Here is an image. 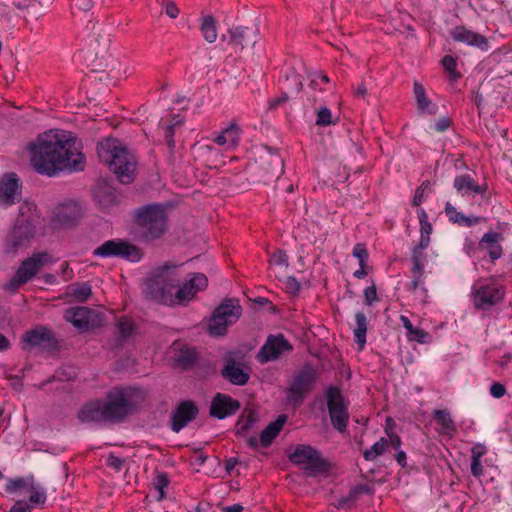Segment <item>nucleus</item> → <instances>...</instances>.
I'll return each mask as SVG.
<instances>
[{
	"instance_id": "1",
	"label": "nucleus",
	"mask_w": 512,
	"mask_h": 512,
	"mask_svg": "<svg viewBox=\"0 0 512 512\" xmlns=\"http://www.w3.org/2000/svg\"><path fill=\"white\" fill-rule=\"evenodd\" d=\"M31 164L40 174L53 176L63 169L82 170L85 157L77 139L64 130H49L30 145Z\"/></svg>"
},
{
	"instance_id": "2",
	"label": "nucleus",
	"mask_w": 512,
	"mask_h": 512,
	"mask_svg": "<svg viewBox=\"0 0 512 512\" xmlns=\"http://www.w3.org/2000/svg\"><path fill=\"white\" fill-rule=\"evenodd\" d=\"M181 280L180 274L176 271V265L166 263L155 268L147 277L144 293L147 298L168 306L185 305L195 295L207 287L208 279L202 273H195L193 276L180 285L176 292L174 289Z\"/></svg>"
},
{
	"instance_id": "3",
	"label": "nucleus",
	"mask_w": 512,
	"mask_h": 512,
	"mask_svg": "<svg viewBox=\"0 0 512 512\" xmlns=\"http://www.w3.org/2000/svg\"><path fill=\"white\" fill-rule=\"evenodd\" d=\"M97 154L100 161L107 165L121 183L133 182L135 157L117 139L106 138L100 141L97 145Z\"/></svg>"
},
{
	"instance_id": "4",
	"label": "nucleus",
	"mask_w": 512,
	"mask_h": 512,
	"mask_svg": "<svg viewBox=\"0 0 512 512\" xmlns=\"http://www.w3.org/2000/svg\"><path fill=\"white\" fill-rule=\"evenodd\" d=\"M40 223V215L36 205L23 202L19 208V217L5 240V249L8 253H14L18 248L25 246L35 236L36 227Z\"/></svg>"
},
{
	"instance_id": "5",
	"label": "nucleus",
	"mask_w": 512,
	"mask_h": 512,
	"mask_svg": "<svg viewBox=\"0 0 512 512\" xmlns=\"http://www.w3.org/2000/svg\"><path fill=\"white\" fill-rule=\"evenodd\" d=\"M142 391L137 388H120L110 391L103 401L106 422H121L129 415L139 400Z\"/></svg>"
},
{
	"instance_id": "6",
	"label": "nucleus",
	"mask_w": 512,
	"mask_h": 512,
	"mask_svg": "<svg viewBox=\"0 0 512 512\" xmlns=\"http://www.w3.org/2000/svg\"><path fill=\"white\" fill-rule=\"evenodd\" d=\"M136 211L135 222L143 241H154L166 233L167 215L162 205H146L138 208Z\"/></svg>"
},
{
	"instance_id": "7",
	"label": "nucleus",
	"mask_w": 512,
	"mask_h": 512,
	"mask_svg": "<svg viewBox=\"0 0 512 512\" xmlns=\"http://www.w3.org/2000/svg\"><path fill=\"white\" fill-rule=\"evenodd\" d=\"M52 262V256L46 251L33 253L21 262L14 276L5 284L4 289L15 292L20 286L32 280L43 266Z\"/></svg>"
},
{
	"instance_id": "8",
	"label": "nucleus",
	"mask_w": 512,
	"mask_h": 512,
	"mask_svg": "<svg viewBox=\"0 0 512 512\" xmlns=\"http://www.w3.org/2000/svg\"><path fill=\"white\" fill-rule=\"evenodd\" d=\"M242 315V307L237 300H224L213 312L209 322V334L222 336L228 326L236 323Z\"/></svg>"
},
{
	"instance_id": "9",
	"label": "nucleus",
	"mask_w": 512,
	"mask_h": 512,
	"mask_svg": "<svg viewBox=\"0 0 512 512\" xmlns=\"http://www.w3.org/2000/svg\"><path fill=\"white\" fill-rule=\"evenodd\" d=\"M504 286L494 280L480 281L472 288V302L475 308L489 310L504 300Z\"/></svg>"
},
{
	"instance_id": "10",
	"label": "nucleus",
	"mask_w": 512,
	"mask_h": 512,
	"mask_svg": "<svg viewBox=\"0 0 512 512\" xmlns=\"http://www.w3.org/2000/svg\"><path fill=\"white\" fill-rule=\"evenodd\" d=\"M289 460L300 466L307 476L313 477L327 470L325 460L321 454L310 445H298L293 453L289 455Z\"/></svg>"
},
{
	"instance_id": "11",
	"label": "nucleus",
	"mask_w": 512,
	"mask_h": 512,
	"mask_svg": "<svg viewBox=\"0 0 512 512\" xmlns=\"http://www.w3.org/2000/svg\"><path fill=\"white\" fill-rule=\"evenodd\" d=\"M325 398L333 427L340 433L346 431L349 422L348 404L339 388L330 386L326 389Z\"/></svg>"
},
{
	"instance_id": "12",
	"label": "nucleus",
	"mask_w": 512,
	"mask_h": 512,
	"mask_svg": "<svg viewBox=\"0 0 512 512\" xmlns=\"http://www.w3.org/2000/svg\"><path fill=\"white\" fill-rule=\"evenodd\" d=\"M94 256L101 258L119 257L131 262L142 258L140 248L122 239L107 240L93 251Z\"/></svg>"
},
{
	"instance_id": "13",
	"label": "nucleus",
	"mask_w": 512,
	"mask_h": 512,
	"mask_svg": "<svg viewBox=\"0 0 512 512\" xmlns=\"http://www.w3.org/2000/svg\"><path fill=\"white\" fill-rule=\"evenodd\" d=\"M316 380V371L311 366H306L293 376L287 389V400L295 406L300 405L305 395L313 389Z\"/></svg>"
},
{
	"instance_id": "14",
	"label": "nucleus",
	"mask_w": 512,
	"mask_h": 512,
	"mask_svg": "<svg viewBox=\"0 0 512 512\" xmlns=\"http://www.w3.org/2000/svg\"><path fill=\"white\" fill-rule=\"evenodd\" d=\"M428 246H421L420 243H418L412 250L411 254V261H412V267H411V273H412V280L409 283L408 290L412 293L418 294L420 299L423 302H426V299L428 297V291L424 287V266L426 262V255L424 253V250Z\"/></svg>"
},
{
	"instance_id": "15",
	"label": "nucleus",
	"mask_w": 512,
	"mask_h": 512,
	"mask_svg": "<svg viewBox=\"0 0 512 512\" xmlns=\"http://www.w3.org/2000/svg\"><path fill=\"white\" fill-rule=\"evenodd\" d=\"M292 349L293 346L283 334L269 335L257 354V360L265 364L279 359L281 355Z\"/></svg>"
},
{
	"instance_id": "16",
	"label": "nucleus",
	"mask_w": 512,
	"mask_h": 512,
	"mask_svg": "<svg viewBox=\"0 0 512 512\" xmlns=\"http://www.w3.org/2000/svg\"><path fill=\"white\" fill-rule=\"evenodd\" d=\"M83 216V211L76 201H66L59 204L52 215V223L61 228L75 226Z\"/></svg>"
},
{
	"instance_id": "17",
	"label": "nucleus",
	"mask_w": 512,
	"mask_h": 512,
	"mask_svg": "<svg viewBox=\"0 0 512 512\" xmlns=\"http://www.w3.org/2000/svg\"><path fill=\"white\" fill-rule=\"evenodd\" d=\"M64 318L80 330H88L100 324L99 314L87 307H73L67 309Z\"/></svg>"
},
{
	"instance_id": "18",
	"label": "nucleus",
	"mask_w": 512,
	"mask_h": 512,
	"mask_svg": "<svg viewBox=\"0 0 512 512\" xmlns=\"http://www.w3.org/2000/svg\"><path fill=\"white\" fill-rule=\"evenodd\" d=\"M21 195V184L16 173H8L0 178V207L7 208L16 203Z\"/></svg>"
},
{
	"instance_id": "19",
	"label": "nucleus",
	"mask_w": 512,
	"mask_h": 512,
	"mask_svg": "<svg viewBox=\"0 0 512 512\" xmlns=\"http://www.w3.org/2000/svg\"><path fill=\"white\" fill-rule=\"evenodd\" d=\"M23 349L31 350L33 348L49 349L55 345V338L51 330L45 327L27 331L22 336Z\"/></svg>"
},
{
	"instance_id": "20",
	"label": "nucleus",
	"mask_w": 512,
	"mask_h": 512,
	"mask_svg": "<svg viewBox=\"0 0 512 512\" xmlns=\"http://www.w3.org/2000/svg\"><path fill=\"white\" fill-rule=\"evenodd\" d=\"M239 408L240 403L238 400L228 395L217 393L210 405V415L217 419H224L235 414Z\"/></svg>"
},
{
	"instance_id": "21",
	"label": "nucleus",
	"mask_w": 512,
	"mask_h": 512,
	"mask_svg": "<svg viewBox=\"0 0 512 512\" xmlns=\"http://www.w3.org/2000/svg\"><path fill=\"white\" fill-rule=\"evenodd\" d=\"M436 423L435 431L440 435L452 439L458 432L457 424L448 409H435L432 412Z\"/></svg>"
},
{
	"instance_id": "22",
	"label": "nucleus",
	"mask_w": 512,
	"mask_h": 512,
	"mask_svg": "<svg viewBox=\"0 0 512 512\" xmlns=\"http://www.w3.org/2000/svg\"><path fill=\"white\" fill-rule=\"evenodd\" d=\"M198 414V408L191 401L181 402L172 414L171 428L179 432Z\"/></svg>"
},
{
	"instance_id": "23",
	"label": "nucleus",
	"mask_w": 512,
	"mask_h": 512,
	"mask_svg": "<svg viewBox=\"0 0 512 512\" xmlns=\"http://www.w3.org/2000/svg\"><path fill=\"white\" fill-rule=\"evenodd\" d=\"M451 37L457 42H462L470 46H476L482 50H487V38L479 33L468 30L464 26H457L451 31Z\"/></svg>"
},
{
	"instance_id": "24",
	"label": "nucleus",
	"mask_w": 512,
	"mask_h": 512,
	"mask_svg": "<svg viewBox=\"0 0 512 512\" xmlns=\"http://www.w3.org/2000/svg\"><path fill=\"white\" fill-rule=\"evenodd\" d=\"M229 44L235 50H243L247 46H254L257 41L256 32L246 27H235L229 30Z\"/></svg>"
},
{
	"instance_id": "25",
	"label": "nucleus",
	"mask_w": 512,
	"mask_h": 512,
	"mask_svg": "<svg viewBox=\"0 0 512 512\" xmlns=\"http://www.w3.org/2000/svg\"><path fill=\"white\" fill-rule=\"evenodd\" d=\"M453 187L462 196H474L476 194H484L487 185H479L475 182L470 174H462L455 177Z\"/></svg>"
},
{
	"instance_id": "26",
	"label": "nucleus",
	"mask_w": 512,
	"mask_h": 512,
	"mask_svg": "<svg viewBox=\"0 0 512 512\" xmlns=\"http://www.w3.org/2000/svg\"><path fill=\"white\" fill-rule=\"evenodd\" d=\"M78 418L82 422H106L102 400H94L86 403L78 412Z\"/></svg>"
},
{
	"instance_id": "27",
	"label": "nucleus",
	"mask_w": 512,
	"mask_h": 512,
	"mask_svg": "<svg viewBox=\"0 0 512 512\" xmlns=\"http://www.w3.org/2000/svg\"><path fill=\"white\" fill-rule=\"evenodd\" d=\"M221 375L232 384L238 386L245 385L250 378L249 373L244 371V369L233 359H230L226 362L221 371Z\"/></svg>"
},
{
	"instance_id": "28",
	"label": "nucleus",
	"mask_w": 512,
	"mask_h": 512,
	"mask_svg": "<svg viewBox=\"0 0 512 512\" xmlns=\"http://www.w3.org/2000/svg\"><path fill=\"white\" fill-rule=\"evenodd\" d=\"M239 140L240 128L235 124H230L215 137L214 142L219 146H225L226 149H232L239 144Z\"/></svg>"
},
{
	"instance_id": "29",
	"label": "nucleus",
	"mask_w": 512,
	"mask_h": 512,
	"mask_svg": "<svg viewBox=\"0 0 512 512\" xmlns=\"http://www.w3.org/2000/svg\"><path fill=\"white\" fill-rule=\"evenodd\" d=\"M502 236L496 232H490L483 235L480 246L487 250L492 260H497L502 255V247L499 244Z\"/></svg>"
},
{
	"instance_id": "30",
	"label": "nucleus",
	"mask_w": 512,
	"mask_h": 512,
	"mask_svg": "<svg viewBox=\"0 0 512 512\" xmlns=\"http://www.w3.org/2000/svg\"><path fill=\"white\" fill-rule=\"evenodd\" d=\"M286 415H280L274 422H271L260 435V442L263 447H268L277 437L286 422Z\"/></svg>"
},
{
	"instance_id": "31",
	"label": "nucleus",
	"mask_w": 512,
	"mask_h": 512,
	"mask_svg": "<svg viewBox=\"0 0 512 512\" xmlns=\"http://www.w3.org/2000/svg\"><path fill=\"white\" fill-rule=\"evenodd\" d=\"M400 321L407 331L406 336L409 341H416L420 344H425L428 342V332H426L422 328L413 326L409 318L404 315L400 316Z\"/></svg>"
},
{
	"instance_id": "32",
	"label": "nucleus",
	"mask_w": 512,
	"mask_h": 512,
	"mask_svg": "<svg viewBox=\"0 0 512 512\" xmlns=\"http://www.w3.org/2000/svg\"><path fill=\"white\" fill-rule=\"evenodd\" d=\"M200 31L205 41L214 43L218 36L215 18L211 15H202L200 17Z\"/></svg>"
},
{
	"instance_id": "33",
	"label": "nucleus",
	"mask_w": 512,
	"mask_h": 512,
	"mask_svg": "<svg viewBox=\"0 0 512 512\" xmlns=\"http://www.w3.org/2000/svg\"><path fill=\"white\" fill-rule=\"evenodd\" d=\"M445 213L451 222L459 225H465L467 227L477 224L480 221L479 217L470 218L465 216L463 213L458 212L450 202H447L445 205Z\"/></svg>"
},
{
	"instance_id": "34",
	"label": "nucleus",
	"mask_w": 512,
	"mask_h": 512,
	"mask_svg": "<svg viewBox=\"0 0 512 512\" xmlns=\"http://www.w3.org/2000/svg\"><path fill=\"white\" fill-rule=\"evenodd\" d=\"M356 327L354 328V337L356 343L360 349H363L366 343V333L368 329L367 317L363 312H357L355 314Z\"/></svg>"
},
{
	"instance_id": "35",
	"label": "nucleus",
	"mask_w": 512,
	"mask_h": 512,
	"mask_svg": "<svg viewBox=\"0 0 512 512\" xmlns=\"http://www.w3.org/2000/svg\"><path fill=\"white\" fill-rule=\"evenodd\" d=\"M367 492L369 488L366 485H357L346 496L339 498L336 506L339 509H349L361 494Z\"/></svg>"
},
{
	"instance_id": "36",
	"label": "nucleus",
	"mask_w": 512,
	"mask_h": 512,
	"mask_svg": "<svg viewBox=\"0 0 512 512\" xmlns=\"http://www.w3.org/2000/svg\"><path fill=\"white\" fill-rule=\"evenodd\" d=\"M418 218L420 222V240L418 243H420L421 246H429L432 225L428 221V215L424 209L421 208L418 210Z\"/></svg>"
},
{
	"instance_id": "37",
	"label": "nucleus",
	"mask_w": 512,
	"mask_h": 512,
	"mask_svg": "<svg viewBox=\"0 0 512 512\" xmlns=\"http://www.w3.org/2000/svg\"><path fill=\"white\" fill-rule=\"evenodd\" d=\"M35 479L32 475L27 477H18L9 479L5 485V491L7 493H15L18 490L26 489L28 490L31 485L34 483Z\"/></svg>"
},
{
	"instance_id": "38",
	"label": "nucleus",
	"mask_w": 512,
	"mask_h": 512,
	"mask_svg": "<svg viewBox=\"0 0 512 512\" xmlns=\"http://www.w3.org/2000/svg\"><path fill=\"white\" fill-rule=\"evenodd\" d=\"M389 447V441L387 438L382 437L379 441L374 443L369 449H366L363 453L365 460L374 461L378 456L383 455Z\"/></svg>"
},
{
	"instance_id": "39",
	"label": "nucleus",
	"mask_w": 512,
	"mask_h": 512,
	"mask_svg": "<svg viewBox=\"0 0 512 512\" xmlns=\"http://www.w3.org/2000/svg\"><path fill=\"white\" fill-rule=\"evenodd\" d=\"M413 92H414V96H415L418 108L421 111L431 112L429 110L431 101L426 96L424 87L420 83L415 82L414 87H413Z\"/></svg>"
},
{
	"instance_id": "40",
	"label": "nucleus",
	"mask_w": 512,
	"mask_h": 512,
	"mask_svg": "<svg viewBox=\"0 0 512 512\" xmlns=\"http://www.w3.org/2000/svg\"><path fill=\"white\" fill-rule=\"evenodd\" d=\"M30 495H29V502L33 505H44L47 499L46 496V490L41 487L39 484H37L35 481L31 485V487L28 489Z\"/></svg>"
},
{
	"instance_id": "41",
	"label": "nucleus",
	"mask_w": 512,
	"mask_h": 512,
	"mask_svg": "<svg viewBox=\"0 0 512 512\" xmlns=\"http://www.w3.org/2000/svg\"><path fill=\"white\" fill-rule=\"evenodd\" d=\"M70 294L75 300L85 302L92 295L91 285L88 283L73 285L70 287Z\"/></svg>"
},
{
	"instance_id": "42",
	"label": "nucleus",
	"mask_w": 512,
	"mask_h": 512,
	"mask_svg": "<svg viewBox=\"0 0 512 512\" xmlns=\"http://www.w3.org/2000/svg\"><path fill=\"white\" fill-rule=\"evenodd\" d=\"M332 124H335V122L333 121L330 109L327 107H321L317 112L316 125L328 126Z\"/></svg>"
},
{
	"instance_id": "43",
	"label": "nucleus",
	"mask_w": 512,
	"mask_h": 512,
	"mask_svg": "<svg viewBox=\"0 0 512 512\" xmlns=\"http://www.w3.org/2000/svg\"><path fill=\"white\" fill-rule=\"evenodd\" d=\"M443 68L451 75L453 80L460 77V74L456 71L457 62L456 59L451 55H446L442 59Z\"/></svg>"
},
{
	"instance_id": "44",
	"label": "nucleus",
	"mask_w": 512,
	"mask_h": 512,
	"mask_svg": "<svg viewBox=\"0 0 512 512\" xmlns=\"http://www.w3.org/2000/svg\"><path fill=\"white\" fill-rule=\"evenodd\" d=\"M390 424H394L392 419H387V425H386V434L388 436L389 446H392L393 449L399 451L401 447V438L392 431V428L390 427Z\"/></svg>"
},
{
	"instance_id": "45",
	"label": "nucleus",
	"mask_w": 512,
	"mask_h": 512,
	"mask_svg": "<svg viewBox=\"0 0 512 512\" xmlns=\"http://www.w3.org/2000/svg\"><path fill=\"white\" fill-rule=\"evenodd\" d=\"M352 254L359 260V266H367L369 254L364 244L357 243L353 248Z\"/></svg>"
},
{
	"instance_id": "46",
	"label": "nucleus",
	"mask_w": 512,
	"mask_h": 512,
	"mask_svg": "<svg viewBox=\"0 0 512 512\" xmlns=\"http://www.w3.org/2000/svg\"><path fill=\"white\" fill-rule=\"evenodd\" d=\"M169 485V479L166 474H159L156 476L154 480V487L158 491L159 495L157 496L158 500H162L165 495V488Z\"/></svg>"
},
{
	"instance_id": "47",
	"label": "nucleus",
	"mask_w": 512,
	"mask_h": 512,
	"mask_svg": "<svg viewBox=\"0 0 512 512\" xmlns=\"http://www.w3.org/2000/svg\"><path fill=\"white\" fill-rule=\"evenodd\" d=\"M270 166V172L273 175L281 174L283 171V161L279 155H269L267 161Z\"/></svg>"
},
{
	"instance_id": "48",
	"label": "nucleus",
	"mask_w": 512,
	"mask_h": 512,
	"mask_svg": "<svg viewBox=\"0 0 512 512\" xmlns=\"http://www.w3.org/2000/svg\"><path fill=\"white\" fill-rule=\"evenodd\" d=\"M118 329L122 337H129L134 332V323L128 318H121L118 323Z\"/></svg>"
},
{
	"instance_id": "49",
	"label": "nucleus",
	"mask_w": 512,
	"mask_h": 512,
	"mask_svg": "<svg viewBox=\"0 0 512 512\" xmlns=\"http://www.w3.org/2000/svg\"><path fill=\"white\" fill-rule=\"evenodd\" d=\"M270 264L275 266L287 267L288 256L285 251L277 250L270 257Z\"/></svg>"
},
{
	"instance_id": "50",
	"label": "nucleus",
	"mask_w": 512,
	"mask_h": 512,
	"mask_svg": "<svg viewBox=\"0 0 512 512\" xmlns=\"http://www.w3.org/2000/svg\"><path fill=\"white\" fill-rule=\"evenodd\" d=\"M181 123H182V120L178 119L175 123L167 125L164 128L165 140H166V143L170 150H173L175 147V142H174V138H173L174 137V127L176 125H180Z\"/></svg>"
},
{
	"instance_id": "51",
	"label": "nucleus",
	"mask_w": 512,
	"mask_h": 512,
	"mask_svg": "<svg viewBox=\"0 0 512 512\" xmlns=\"http://www.w3.org/2000/svg\"><path fill=\"white\" fill-rule=\"evenodd\" d=\"M256 422L255 414L250 411L246 417L242 416L237 423L238 430L241 432L247 431Z\"/></svg>"
},
{
	"instance_id": "52",
	"label": "nucleus",
	"mask_w": 512,
	"mask_h": 512,
	"mask_svg": "<svg viewBox=\"0 0 512 512\" xmlns=\"http://www.w3.org/2000/svg\"><path fill=\"white\" fill-rule=\"evenodd\" d=\"M364 299L366 305L369 306L372 305L374 302L378 301L375 285H371L364 290Z\"/></svg>"
},
{
	"instance_id": "53",
	"label": "nucleus",
	"mask_w": 512,
	"mask_h": 512,
	"mask_svg": "<svg viewBox=\"0 0 512 512\" xmlns=\"http://www.w3.org/2000/svg\"><path fill=\"white\" fill-rule=\"evenodd\" d=\"M106 464L107 466L119 471L122 469L124 460L118 456H115L114 454H110L106 459Z\"/></svg>"
},
{
	"instance_id": "54",
	"label": "nucleus",
	"mask_w": 512,
	"mask_h": 512,
	"mask_svg": "<svg viewBox=\"0 0 512 512\" xmlns=\"http://www.w3.org/2000/svg\"><path fill=\"white\" fill-rule=\"evenodd\" d=\"M484 473L483 465L481 459H471V474L480 478Z\"/></svg>"
},
{
	"instance_id": "55",
	"label": "nucleus",
	"mask_w": 512,
	"mask_h": 512,
	"mask_svg": "<svg viewBox=\"0 0 512 512\" xmlns=\"http://www.w3.org/2000/svg\"><path fill=\"white\" fill-rule=\"evenodd\" d=\"M486 453V446L481 443H477L471 448V459H481Z\"/></svg>"
},
{
	"instance_id": "56",
	"label": "nucleus",
	"mask_w": 512,
	"mask_h": 512,
	"mask_svg": "<svg viewBox=\"0 0 512 512\" xmlns=\"http://www.w3.org/2000/svg\"><path fill=\"white\" fill-rule=\"evenodd\" d=\"M506 393V388L501 383H493L490 387V394L495 398H501Z\"/></svg>"
},
{
	"instance_id": "57",
	"label": "nucleus",
	"mask_w": 512,
	"mask_h": 512,
	"mask_svg": "<svg viewBox=\"0 0 512 512\" xmlns=\"http://www.w3.org/2000/svg\"><path fill=\"white\" fill-rule=\"evenodd\" d=\"M284 283L286 289L291 293H297L300 290V283L294 277H287Z\"/></svg>"
},
{
	"instance_id": "58",
	"label": "nucleus",
	"mask_w": 512,
	"mask_h": 512,
	"mask_svg": "<svg viewBox=\"0 0 512 512\" xmlns=\"http://www.w3.org/2000/svg\"><path fill=\"white\" fill-rule=\"evenodd\" d=\"M165 13L170 18L175 19L179 15V9H178L177 5L173 1H169V2L166 3Z\"/></svg>"
},
{
	"instance_id": "59",
	"label": "nucleus",
	"mask_w": 512,
	"mask_h": 512,
	"mask_svg": "<svg viewBox=\"0 0 512 512\" xmlns=\"http://www.w3.org/2000/svg\"><path fill=\"white\" fill-rule=\"evenodd\" d=\"M450 125H451V120L447 117H443L435 122L434 129L437 132H444L445 130H447L450 127Z\"/></svg>"
},
{
	"instance_id": "60",
	"label": "nucleus",
	"mask_w": 512,
	"mask_h": 512,
	"mask_svg": "<svg viewBox=\"0 0 512 512\" xmlns=\"http://www.w3.org/2000/svg\"><path fill=\"white\" fill-rule=\"evenodd\" d=\"M72 1H73L74 7L78 8L80 10H83V11H88L93 6L92 0H72Z\"/></svg>"
},
{
	"instance_id": "61",
	"label": "nucleus",
	"mask_w": 512,
	"mask_h": 512,
	"mask_svg": "<svg viewBox=\"0 0 512 512\" xmlns=\"http://www.w3.org/2000/svg\"><path fill=\"white\" fill-rule=\"evenodd\" d=\"M10 512H31L30 505L23 502L17 501L10 509Z\"/></svg>"
},
{
	"instance_id": "62",
	"label": "nucleus",
	"mask_w": 512,
	"mask_h": 512,
	"mask_svg": "<svg viewBox=\"0 0 512 512\" xmlns=\"http://www.w3.org/2000/svg\"><path fill=\"white\" fill-rule=\"evenodd\" d=\"M194 352L187 349V350H183L181 351V354L178 358V361L179 362H182V363H190L194 360Z\"/></svg>"
},
{
	"instance_id": "63",
	"label": "nucleus",
	"mask_w": 512,
	"mask_h": 512,
	"mask_svg": "<svg viewBox=\"0 0 512 512\" xmlns=\"http://www.w3.org/2000/svg\"><path fill=\"white\" fill-rule=\"evenodd\" d=\"M288 100V95L286 93H284L283 95L279 96V97H276L274 99H271L269 101V108L270 109H275L277 108L278 106L282 105L283 103H285L286 101Z\"/></svg>"
},
{
	"instance_id": "64",
	"label": "nucleus",
	"mask_w": 512,
	"mask_h": 512,
	"mask_svg": "<svg viewBox=\"0 0 512 512\" xmlns=\"http://www.w3.org/2000/svg\"><path fill=\"white\" fill-rule=\"evenodd\" d=\"M425 199V192L423 188H417L413 197V205L420 206Z\"/></svg>"
}]
</instances>
